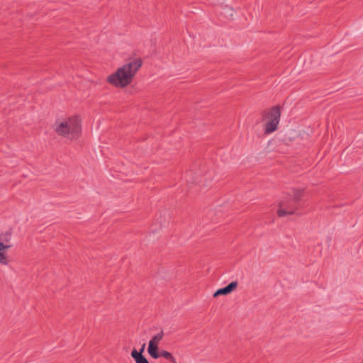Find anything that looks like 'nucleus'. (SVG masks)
Masks as SVG:
<instances>
[{"label": "nucleus", "mask_w": 363, "mask_h": 363, "mask_svg": "<svg viewBox=\"0 0 363 363\" xmlns=\"http://www.w3.org/2000/svg\"><path fill=\"white\" fill-rule=\"evenodd\" d=\"M303 189H291L279 203L277 214L279 217L296 214L303 196Z\"/></svg>", "instance_id": "7ed1b4c3"}, {"label": "nucleus", "mask_w": 363, "mask_h": 363, "mask_svg": "<svg viewBox=\"0 0 363 363\" xmlns=\"http://www.w3.org/2000/svg\"><path fill=\"white\" fill-rule=\"evenodd\" d=\"M163 331H160L154 335L149 341L147 352L154 359H157L160 357V354L157 352V350L160 342L163 339Z\"/></svg>", "instance_id": "39448f33"}, {"label": "nucleus", "mask_w": 363, "mask_h": 363, "mask_svg": "<svg viewBox=\"0 0 363 363\" xmlns=\"http://www.w3.org/2000/svg\"><path fill=\"white\" fill-rule=\"evenodd\" d=\"M11 240V235L9 232L0 233V247L11 245L10 244Z\"/></svg>", "instance_id": "6e6552de"}, {"label": "nucleus", "mask_w": 363, "mask_h": 363, "mask_svg": "<svg viewBox=\"0 0 363 363\" xmlns=\"http://www.w3.org/2000/svg\"><path fill=\"white\" fill-rule=\"evenodd\" d=\"M131 357L134 359L136 363H150L141 352H138V350L135 349L132 350Z\"/></svg>", "instance_id": "1a4fd4ad"}, {"label": "nucleus", "mask_w": 363, "mask_h": 363, "mask_svg": "<svg viewBox=\"0 0 363 363\" xmlns=\"http://www.w3.org/2000/svg\"><path fill=\"white\" fill-rule=\"evenodd\" d=\"M142 65L141 58L133 56L118 67L115 72L108 76L107 82L118 88H125L132 82Z\"/></svg>", "instance_id": "f257e3e1"}, {"label": "nucleus", "mask_w": 363, "mask_h": 363, "mask_svg": "<svg viewBox=\"0 0 363 363\" xmlns=\"http://www.w3.org/2000/svg\"><path fill=\"white\" fill-rule=\"evenodd\" d=\"M238 286L237 281H232L228 286L224 288L218 289L214 294L213 297H218L219 296H227L234 291Z\"/></svg>", "instance_id": "423d86ee"}, {"label": "nucleus", "mask_w": 363, "mask_h": 363, "mask_svg": "<svg viewBox=\"0 0 363 363\" xmlns=\"http://www.w3.org/2000/svg\"><path fill=\"white\" fill-rule=\"evenodd\" d=\"M145 346H146V344L145 343H143L142 345H141V348L140 349V351H138V352H141V354H143V353L145 351Z\"/></svg>", "instance_id": "9b49d317"}, {"label": "nucleus", "mask_w": 363, "mask_h": 363, "mask_svg": "<svg viewBox=\"0 0 363 363\" xmlns=\"http://www.w3.org/2000/svg\"><path fill=\"white\" fill-rule=\"evenodd\" d=\"M12 245H6L0 247V264L7 265L9 263V259L7 255V251L11 247Z\"/></svg>", "instance_id": "0eeeda50"}, {"label": "nucleus", "mask_w": 363, "mask_h": 363, "mask_svg": "<svg viewBox=\"0 0 363 363\" xmlns=\"http://www.w3.org/2000/svg\"><path fill=\"white\" fill-rule=\"evenodd\" d=\"M55 130L62 136L74 139L78 136L82 128V120L77 115L58 119L55 123Z\"/></svg>", "instance_id": "f03ea898"}, {"label": "nucleus", "mask_w": 363, "mask_h": 363, "mask_svg": "<svg viewBox=\"0 0 363 363\" xmlns=\"http://www.w3.org/2000/svg\"><path fill=\"white\" fill-rule=\"evenodd\" d=\"M281 111L279 106H274L268 114V121L265 124L264 133L267 134L274 132L280 121Z\"/></svg>", "instance_id": "20e7f679"}, {"label": "nucleus", "mask_w": 363, "mask_h": 363, "mask_svg": "<svg viewBox=\"0 0 363 363\" xmlns=\"http://www.w3.org/2000/svg\"><path fill=\"white\" fill-rule=\"evenodd\" d=\"M172 363H177V362L176 361V359L174 357V360L173 361H171Z\"/></svg>", "instance_id": "f8f14e48"}, {"label": "nucleus", "mask_w": 363, "mask_h": 363, "mask_svg": "<svg viewBox=\"0 0 363 363\" xmlns=\"http://www.w3.org/2000/svg\"><path fill=\"white\" fill-rule=\"evenodd\" d=\"M160 356H162L164 359L169 360V361L174 360V356L168 351H165V350L162 351Z\"/></svg>", "instance_id": "9d476101"}]
</instances>
